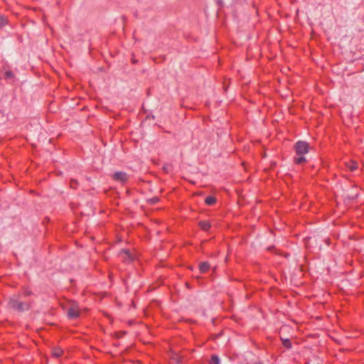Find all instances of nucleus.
<instances>
[{
  "mask_svg": "<svg viewBox=\"0 0 364 364\" xmlns=\"http://www.w3.org/2000/svg\"><path fill=\"white\" fill-rule=\"evenodd\" d=\"M34 304L33 300H21L20 294H14L11 296L8 301L7 306L9 309L18 312H24L29 311Z\"/></svg>",
  "mask_w": 364,
  "mask_h": 364,
  "instance_id": "f257e3e1",
  "label": "nucleus"
},
{
  "mask_svg": "<svg viewBox=\"0 0 364 364\" xmlns=\"http://www.w3.org/2000/svg\"><path fill=\"white\" fill-rule=\"evenodd\" d=\"M294 150L296 154L294 158V164L298 165L305 164L306 159L304 155L309 151V144L306 141H299L294 145Z\"/></svg>",
  "mask_w": 364,
  "mask_h": 364,
  "instance_id": "f03ea898",
  "label": "nucleus"
},
{
  "mask_svg": "<svg viewBox=\"0 0 364 364\" xmlns=\"http://www.w3.org/2000/svg\"><path fill=\"white\" fill-rule=\"evenodd\" d=\"M111 178L114 181L118 182L122 186L125 185L129 180V175L124 171H116L112 175Z\"/></svg>",
  "mask_w": 364,
  "mask_h": 364,
  "instance_id": "7ed1b4c3",
  "label": "nucleus"
},
{
  "mask_svg": "<svg viewBox=\"0 0 364 364\" xmlns=\"http://www.w3.org/2000/svg\"><path fill=\"white\" fill-rule=\"evenodd\" d=\"M119 257L123 262L127 264L133 262L135 259L134 255H133L129 250L127 249L122 250L119 254Z\"/></svg>",
  "mask_w": 364,
  "mask_h": 364,
  "instance_id": "20e7f679",
  "label": "nucleus"
},
{
  "mask_svg": "<svg viewBox=\"0 0 364 364\" xmlns=\"http://www.w3.org/2000/svg\"><path fill=\"white\" fill-rule=\"evenodd\" d=\"M80 315V310L76 303H73L68 309V316L70 318H77Z\"/></svg>",
  "mask_w": 364,
  "mask_h": 364,
  "instance_id": "39448f33",
  "label": "nucleus"
},
{
  "mask_svg": "<svg viewBox=\"0 0 364 364\" xmlns=\"http://www.w3.org/2000/svg\"><path fill=\"white\" fill-rule=\"evenodd\" d=\"M18 294L21 295V297L26 298L33 295V292L28 286H23L21 287V291Z\"/></svg>",
  "mask_w": 364,
  "mask_h": 364,
  "instance_id": "423d86ee",
  "label": "nucleus"
},
{
  "mask_svg": "<svg viewBox=\"0 0 364 364\" xmlns=\"http://www.w3.org/2000/svg\"><path fill=\"white\" fill-rule=\"evenodd\" d=\"M64 353L63 350L58 346L53 347L51 350V355L55 358H60Z\"/></svg>",
  "mask_w": 364,
  "mask_h": 364,
  "instance_id": "0eeeda50",
  "label": "nucleus"
},
{
  "mask_svg": "<svg viewBox=\"0 0 364 364\" xmlns=\"http://www.w3.org/2000/svg\"><path fill=\"white\" fill-rule=\"evenodd\" d=\"M198 267L200 272L204 274L210 269V265L208 262H203L199 264Z\"/></svg>",
  "mask_w": 364,
  "mask_h": 364,
  "instance_id": "6e6552de",
  "label": "nucleus"
},
{
  "mask_svg": "<svg viewBox=\"0 0 364 364\" xmlns=\"http://www.w3.org/2000/svg\"><path fill=\"white\" fill-rule=\"evenodd\" d=\"M198 225L200 228L204 231H208L211 227L210 223L205 220L200 221Z\"/></svg>",
  "mask_w": 364,
  "mask_h": 364,
  "instance_id": "1a4fd4ad",
  "label": "nucleus"
},
{
  "mask_svg": "<svg viewBox=\"0 0 364 364\" xmlns=\"http://www.w3.org/2000/svg\"><path fill=\"white\" fill-rule=\"evenodd\" d=\"M346 167L350 171H353L356 170L358 167V163L354 161H350L346 163Z\"/></svg>",
  "mask_w": 364,
  "mask_h": 364,
  "instance_id": "9d476101",
  "label": "nucleus"
},
{
  "mask_svg": "<svg viewBox=\"0 0 364 364\" xmlns=\"http://www.w3.org/2000/svg\"><path fill=\"white\" fill-rule=\"evenodd\" d=\"M205 203L208 205H213L216 203V198L214 196H207L205 199Z\"/></svg>",
  "mask_w": 364,
  "mask_h": 364,
  "instance_id": "9b49d317",
  "label": "nucleus"
},
{
  "mask_svg": "<svg viewBox=\"0 0 364 364\" xmlns=\"http://www.w3.org/2000/svg\"><path fill=\"white\" fill-rule=\"evenodd\" d=\"M282 345L287 349L291 348V343L289 339L281 337Z\"/></svg>",
  "mask_w": 364,
  "mask_h": 364,
  "instance_id": "f8f14e48",
  "label": "nucleus"
},
{
  "mask_svg": "<svg viewBox=\"0 0 364 364\" xmlns=\"http://www.w3.org/2000/svg\"><path fill=\"white\" fill-rule=\"evenodd\" d=\"M209 364H220L219 357L216 355H212Z\"/></svg>",
  "mask_w": 364,
  "mask_h": 364,
  "instance_id": "ddd939ff",
  "label": "nucleus"
},
{
  "mask_svg": "<svg viewBox=\"0 0 364 364\" xmlns=\"http://www.w3.org/2000/svg\"><path fill=\"white\" fill-rule=\"evenodd\" d=\"M9 23L8 18L4 16H0V28H3Z\"/></svg>",
  "mask_w": 364,
  "mask_h": 364,
  "instance_id": "4468645a",
  "label": "nucleus"
},
{
  "mask_svg": "<svg viewBox=\"0 0 364 364\" xmlns=\"http://www.w3.org/2000/svg\"><path fill=\"white\" fill-rule=\"evenodd\" d=\"M79 185L77 180L72 178L70 181V186L71 188L76 189Z\"/></svg>",
  "mask_w": 364,
  "mask_h": 364,
  "instance_id": "2eb2a0df",
  "label": "nucleus"
},
{
  "mask_svg": "<svg viewBox=\"0 0 364 364\" xmlns=\"http://www.w3.org/2000/svg\"><path fill=\"white\" fill-rule=\"evenodd\" d=\"M171 359L176 360L177 363H179L182 361V357L178 355H172Z\"/></svg>",
  "mask_w": 364,
  "mask_h": 364,
  "instance_id": "dca6fc26",
  "label": "nucleus"
},
{
  "mask_svg": "<svg viewBox=\"0 0 364 364\" xmlns=\"http://www.w3.org/2000/svg\"><path fill=\"white\" fill-rule=\"evenodd\" d=\"M159 198H158V197H154V198H151V199L149 200V201H150V203H151V204H155V203H158V202H159Z\"/></svg>",
  "mask_w": 364,
  "mask_h": 364,
  "instance_id": "f3484780",
  "label": "nucleus"
},
{
  "mask_svg": "<svg viewBox=\"0 0 364 364\" xmlns=\"http://www.w3.org/2000/svg\"><path fill=\"white\" fill-rule=\"evenodd\" d=\"M5 75H6V77L7 78H10V77H12L14 76L12 71H10V70L6 71L5 73Z\"/></svg>",
  "mask_w": 364,
  "mask_h": 364,
  "instance_id": "a211bd4d",
  "label": "nucleus"
}]
</instances>
